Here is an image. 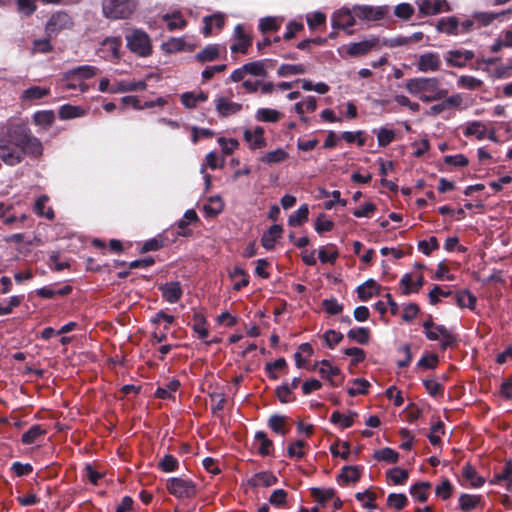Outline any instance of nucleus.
I'll list each match as a JSON object with an SVG mask.
<instances>
[{"mask_svg": "<svg viewBox=\"0 0 512 512\" xmlns=\"http://www.w3.org/2000/svg\"><path fill=\"white\" fill-rule=\"evenodd\" d=\"M430 488L429 482H419L411 486L410 493L414 499L424 503L428 499L427 489Z\"/></svg>", "mask_w": 512, "mask_h": 512, "instance_id": "obj_49", "label": "nucleus"}, {"mask_svg": "<svg viewBox=\"0 0 512 512\" xmlns=\"http://www.w3.org/2000/svg\"><path fill=\"white\" fill-rule=\"evenodd\" d=\"M378 43L379 39L373 36L359 42H351L345 45L343 48L349 56L358 57L367 54L369 51L375 48Z\"/></svg>", "mask_w": 512, "mask_h": 512, "instance_id": "obj_12", "label": "nucleus"}, {"mask_svg": "<svg viewBox=\"0 0 512 512\" xmlns=\"http://www.w3.org/2000/svg\"><path fill=\"white\" fill-rule=\"evenodd\" d=\"M50 94V89L41 86H31L21 94L22 101H35Z\"/></svg>", "mask_w": 512, "mask_h": 512, "instance_id": "obj_36", "label": "nucleus"}, {"mask_svg": "<svg viewBox=\"0 0 512 512\" xmlns=\"http://www.w3.org/2000/svg\"><path fill=\"white\" fill-rule=\"evenodd\" d=\"M322 307L329 315H337L343 310V305L334 297L324 299L322 301Z\"/></svg>", "mask_w": 512, "mask_h": 512, "instance_id": "obj_64", "label": "nucleus"}, {"mask_svg": "<svg viewBox=\"0 0 512 512\" xmlns=\"http://www.w3.org/2000/svg\"><path fill=\"white\" fill-rule=\"evenodd\" d=\"M512 13L511 9L503 10L501 12H474L473 18L476 22L477 28L489 26L500 16Z\"/></svg>", "mask_w": 512, "mask_h": 512, "instance_id": "obj_24", "label": "nucleus"}, {"mask_svg": "<svg viewBox=\"0 0 512 512\" xmlns=\"http://www.w3.org/2000/svg\"><path fill=\"white\" fill-rule=\"evenodd\" d=\"M45 430L41 428L40 425H33L27 430L25 433H23L21 437V441L23 444L31 445L36 442V440L44 435Z\"/></svg>", "mask_w": 512, "mask_h": 512, "instance_id": "obj_53", "label": "nucleus"}, {"mask_svg": "<svg viewBox=\"0 0 512 512\" xmlns=\"http://www.w3.org/2000/svg\"><path fill=\"white\" fill-rule=\"evenodd\" d=\"M408 477V471L399 467L392 468L387 472V478L395 485L404 484Z\"/></svg>", "mask_w": 512, "mask_h": 512, "instance_id": "obj_55", "label": "nucleus"}, {"mask_svg": "<svg viewBox=\"0 0 512 512\" xmlns=\"http://www.w3.org/2000/svg\"><path fill=\"white\" fill-rule=\"evenodd\" d=\"M159 290L162 293L163 299L170 304L178 302L183 294L178 281L166 282L159 286Z\"/></svg>", "mask_w": 512, "mask_h": 512, "instance_id": "obj_21", "label": "nucleus"}, {"mask_svg": "<svg viewBox=\"0 0 512 512\" xmlns=\"http://www.w3.org/2000/svg\"><path fill=\"white\" fill-rule=\"evenodd\" d=\"M277 482V477L270 472H259L256 473L250 480L249 484L253 487L263 486L269 487Z\"/></svg>", "mask_w": 512, "mask_h": 512, "instance_id": "obj_35", "label": "nucleus"}, {"mask_svg": "<svg viewBox=\"0 0 512 512\" xmlns=\"http://www.w3.org/2000/svg\"><path fill=\"white\" fill-rule=\"evenodd\" d=\"M42 153L41 141L24 124L9 125L0 136V159L8 166L21 163L26 155L39 157Z\"/></svg>", "mask_w": 512, "mask_h": 512, "instance_id": "obj_1", "label": "nucleus"}, {"mask_svg": "<svg viewBox=\"0 0 512 512\" xmlns=\"http://www.w3.org/2000/svg\"><path fill=\"white\" fill-rule=\"evenodd\" d=\"M456 303L460 308L474 309L476 304V297L468 290H463L457 293Z\"/></svg>", "mask_w": 512, "mask_h": 512, "instance_id": "obj_50", "label": "nucleus"}, {"mask_svg": "<svg viewBox=\"0 0 512 512\" xmlns=\"http://www.w3.org/2000/svg\"><path fill=\"white\" fill-rule=\"evenodd\" d=\"M357 414L355 412L349 411L348 414H342L339 411H335L332 413L330 417V421L333 424L339 425L341 428H349L354 423V418Z\"/></svg>", "mask_w": 512, "mask_h": 512, "instance_id": "obj_40", "label": "nucleus"}, {"mask_svg": "<svg viewBox=\"0 0 512 512\" xmlns=\"http://www.w3.org/2000/svg\"><path fill=\"white\" fill-rule=\"evenodd\" d=\"M408 502V499L403 493H390L387 497V504L397 510L403 509Z\"/></svg>", "mask_w": 512, "mask_h": 512, "instance_id": "obj_62", "label": "nucleus"}, {"mask_svg": "<svg viewBox=\"0 0 512 512\" xmlns=\"http://www.w3.org/2000/svg\"><path fill=\"white\" fill-rule=\"evenodd\" d=\"M418 13L422 17L434 16L443 12H450L451 7L447 0H416Z\"/></svg>", "mask_w": 512, "mask_h": 512, "instance_id": "obj_9", "label": "nucleus"}, {"mask_svg": "<svg viewBox=\"0 0 512 512\" xmlns=\"http://www.w3.org/2000/svg\"><path fill=\"white\" fill-rule=\"evenodd\" d=\"M307 72V68L303 64H281L277 69L279 77H289L294 75H302Z\"/></svg>", "mask_w": 512, "mask_h": 512, "instance_id": "obj_37", "label": "nucleus"}, {"mask_svg": "<svg viewBox=\"0 0 512 512\" xmlns=\"http://www.w3.org/2000/svg\"><path fill=\"white\" fill-rule=\"evenodd\" d=\"M73 26V20L71 16L63 11H58L49 18L46 29L50 33H56L62 29L71 28Z\"/></svg>", "mask_w": 512, "mask_h": 512, "instance_id": "obj_17", "label": "nucleus"}, {"mask_svg": "<svg viewBox=\"0 0 512 512\" xmlns=\"http://www.w3.org/2000/svg\"><path fill=\"white\" fill-rule=\"evenodd\" d=\"M483 84V81L469 75H462L457 80V85L461 88H465L468 90H476L480 88Z\"/></svg>", "mask_w": 512, "mask_h": 512, "instance_id": "obj_59", "label": "nucleus"}, {"mask_svg": "<svg viewBox=\"0 0 512 512\" xmlns=\"http://www.w3.org/2000/svg\"><path fill=\"white\" fill-rule=\"evenodd\" d=\"M353 12L362 20L377 21L383 19L389 12V6L354 5Z\"/></svg>", "mask_w": 512, "mask_h": 512, "instance_id": "obj_11", "label": "nucleus"}, {"mask_svg": "<svg viewBox=\"0 0 512 512\" xmlns=\"http://www.w3.org/2000/svg\"><path fill=\"white\" fill-rule=\"evenodd\" d=\"M441 58L436 52L423 53L418 57L416 67L419 72H436L440 69Z\"/></svg>", "mask_w": 512, "mask_h": 512, "instance_id": "obj_15", "label": "nucleus"}, {"mask_svg": "<svg viewBox=\"0 0 512 512\" xmlns=\"http://www.w3.org/2000/svg\"><path fill=\"white\" fill-rule=\"evenodd\" d=\"M437 30L447 35H459V21L454 16L441 18L437 23Z\"/></svg>", "mask_w": 512, "mask_h": 512, "instance_id": "obj_30", "label": "nucleus"}, {"mask_svg": "<svg viewBox=\"0 0 512 512\" xmlns=\"http://www.w3.org/2000/svg\"><path fill=\"white\" fill-rule=\"evenodd\" d=\"M214 103L217 113L223 117L237 114L242 109L241 104L233 102L223 96L216 97Z\"/></svg>", "mask_w": 512, "mask_h": 512, "instance_id": "obj_22", "label": "nucleus"}, {"mask_svg": "<svg viewBox=\"0 0 512 512\" xmlns=\"http://www.w3.org/2000/svg\"><path fill=\"white\" fill-rule=\"evenodd\" d=\"M462 475L474 488H479L485 483V479L480 476L476 469L470 464H466L463 467Z\"/></svg>", "mask_w": 512, "mask_h": 512, "instance_id": "obj_39", "label": "nucleus"}, {"mask_svg": "<svg viewBox=\"0 0 512 512\" xmlns=\"http://www.w3.org/2000/svg\"><path fill=\"white\" fill-rule=\"evenodd\" d=\"M222 52H226L225 46L220 44H208L195 54V60L200 63L212 62L217 60Z\"/></svg>", "mask_w": 512, "mask_h": 512, "instance_id": "obj_19", "label": "nucleus"}, {"mask_svg": "<svg viewBox=\"0 0 512 512\" xmlns=\"http://www.w3.org/2000/svg\"><path fill=\"white\" fill-rule=\"evenodd\" d=\"M170 494L178 499H189L196 495L197 489L194 481L182 477H170L166 483Z\"/></svg>", "mask_w": 512, "mask_h": 512, "instance_id": "obj_7", "label": "nucleus"}, {"mask_svg": "<svg viewBox=\"0 0 512 512\" xmlns=\"http://www.w3.org/2000/svg\"><path fill=\"white\" fill-rule=\"evenodd\" d=\"M209 204H205L203 206V210L205 212V215L208 217H214L217 216L219 213L222 212L224 208V203L219 196H212L209 199Z\"/></svg>", "mask_w": 512, "mask_h": 512, "instance_id": "obj_47", "label": "nucleus"}, {"mask_svg": "<svg viewBox=\"0 0 512 512\" xmlns=\"http://www.w3.org/2000/svg\"><path fill=\"white\" fill-rule=\"evenodd\" d=\"M33 121L36 125L47 130L55 121V114L52 110H43L34 113Z\"/></svg>", "mask_w": 512, "mask_h": 512, "instance_id": "obj_38", "label": "nucleus"}, {"mask_svg": "<svg viewBox=\"0 0 512 512\" xmlns=\"http://www.w3.org/2000/svg\"><path fill=\"white\" fill-rule=\"evenodd\" d=\"M463 134L466 137H475L477 140H483L487 134V128L481 121L467 122L463 127Z\"/></svg>", "mask_w": 512, "mask_h": 512, "instance_id": "obj_27", "label": "nucleus"}, {"mask_svg": "<svg viewBox=\"0 0 512 512\" xmlns=\"http://www.w3.org/2000/svg\"><path fill=\"white\" fill-rule=\"evenodd\" d=\"M126 48L139 58H148L153 54L150 35L142 28L127 27L124 34Z\"/></svg>", "mask_w": 512, "mask_h": 512, "instance_id": "obj_3", "label": "nucleus"}, {"mask_svg": "<svg viewBox=\"0 0 512 512\" xmlns=\"http://www.w3.org/2000/svg\"><path fill=\"white\" fill-rule=\"evenodd\" d=\"M377 288V284L373 279H368L357 287L358 297L361 301H367L370 299Z\"/></svg>", "mask_w": 512, "mask_h": 512, "instance_id": "obj_48", "label": "nucleus"}, {"mask_svg": "<svg viewBox=\"0 0 512 512\" xmlns=\"http://www.w3.org/2000/svg\"><path fill=\"white\" fill-rule=\"evenodd\" d=\"M193 331L197 334V337L205 341V339L208 337L209 331L206 327V320L201 315H195L194 316V324H193Z\"/></svg>", "mask_w": 512, "mask_h": 512, "instance_id": "obj_60", "label": "nucleus"}, {"mask_svg": "<svg viewBox=\"0 0 512 512\" xmlns=\"http://www.w3.org/2000/svg\"><path fill=\"white\" fill-rule=\"evenodd\" d=\"M243 136L250 149L255 150L266 145L264 129L261 126H256L253 130L246 129Z\"/></svg>", "mask_w": 512, "mask_h": 512, "instance_id": "obj_23", "label": "nucleus"}, {"mask_svg": "<svg viewBox=\"0 0 512 512\" xmlns=\"http://www.w3.org/2000/svg\"><path fill=\"white\" fill-rule=\"evenodd\" d=\"M233 37L235 39V42L230 46L231 52L246 54L248 48L251 46L252 38L251 36L245 33L242 24H237L235 26L233 31Z\"/></svg>", "mask_w": 512, "mask_h": 512, "instance_id": "obj_13", "label": "nucleus"}, {"mask_svg": "<svg viewBox=\"0 0 512 512\" xmlns=\"http://www.w3.org/2000/svg\"><path fill=\"white\" fill-rule=\"evenodd\" d=\"M355 17L353 7L351 9L342 7L332 14V27L334 29H342L347 34H352L353 31L351 30V27L355 24Z\"/></svg>", "mask_w": 512, "mask_h": 512, "instance_id": "obj_10", "label": "nucleus"}, {"mask_svg": "<svg viewBox=\"0 0 512 512\" xmlns=\"http://www.w3.org/2000/svg\"><path fill=\"white\" fill-rule=\"evenodd\" d=\"M444 58L449 66L461 68L474 58V52L471 50H450L444 55Z\"/></svg>", "mask_w": 512, "mask_h": 512, "instance_id": "obj_18", "label": "nucleus"}, {"mask_svg": "<svg viewBox=\"0 0 512 512\" xmlns=\"http://www.w3.org/2000/svg\"><path fill=\"white\" fill-rule=\"evenodd\" d=\"M271 62L269 59L257 60L253 62H248L244 64V69L247 74L256 77H266L268 75V71L266 65Z\"/></svg>", "mask_w": 512, "mask_h": 512, "instance_id": "obj_31", "label": "nucleus"}, {"mask_svg": "<svg viewBox=\"0 0 512 512\" xmlns=\"http://www.w3.org/2000/svg\"><path fill=\"white\" fill-rule=\"evenodd\" d=\"M284 21L283 16H266L259 19L258 29L262 34L279 30L282 22Z\"/></svg>", "mask_w": 512, "mask_h": 512, "instance_id": "obj_28", "label": "nucleus"}, {"mask_svg": "<svg viewBox=\"0 0 512 512\" xmlns=\"http://www.w3.org/2000/svg\"><path fill=\"white\" fill-rule=\"evenodd\" d=\"M207 99L208 95L204 92H185L181 95V102L187 108H194L197 103L205 102Z\"/></svg>", "mask_w": 512, "mask_h": 512, "instance_id": "obj_43", "label": "nucleus"}, {"mask_svg": "<svg viewBox=\"0 0 512 512\" xmlns=\"http://www.w3.org/2000/svg\"><path fill=\"white\" fill-rule=\"evenodd\" d=\"M405 88L411 95L419 97L424 103L446 98L448 91L441 88L440 80L436 77H415L406 80Z\"/></svg>", "mask_w": 512, "mask_h": 512, "instance_id": "obj_2", "label": "nucleus"}, {"mask_svg": "<svg viewBox=\"0 0 512 512\" xmlns=\"http://www.w3.org/2000/svg\"><path fill=\"white\" fill-rule=\"evenodd\" d=\"M347 336L359 344H367L370 336L369 329L366 327L353 328L348 331Z\"/></svg>", "mask_w": 512, "mask_h": 512, "instance_id": "obj_56", "label": "nucleus"}, {"mask_svg": "<svg viewBox=\"0 0 512 512\" xmlns=\"http://www.w3.org/2000/svg\"><path fill=\"white\" fill-rule=\"evenodd\" d=\"M72 291V287L70 285H66L62 288L55 289L52 286H44L37 289L36 294L44 299H52L55 296H66L70 294Z\"/></svg>", "mask_w": 512, "mask_h": 512, "instance_id": "obj_32", "label": "nucleus"}, {"mask_svg": "<svg viewBox=\"0 0 512 512\" xmlns=\"http://www.w3.org/2000/svg\"><path fill=\"white\" fill-rule=\"evenodd\" d=\"M226 15L222 12H215L211 15L203 17V29L202 33L205 37L212 35V29L215 27L217 30H222L225 25Z\"/></svg>", "mask_w": 512, "mask_h": 512, "instance_id": "obj_20", "label": "nucleus"}, {"mask_svg": "<svg viewBox=\"0 0 512 512\" xmlns=\"http://www.w3.org/2000/svg\"><path fill=\"white\" fill-rule=\"evenodd\" d=\"M373 456L377 461H383L387 463H396L399 458V454L389 447L375 451Z\"/></svg>", "mask_w": 512, "mask_h": 512, "instance_id": "obj_54", "label": "nucleus"}, {"mask_svg": "<svg viewBox=\"0 0 512 512\" xmlns=\"http://www.w3.org/2000/svg\"><path fill=\"white\" fill-rule=\"evenodd\" d=\"M85 111L80 106L70 104L62 105L59 108L58 115L62 120L73 119L83 116Z\"/></svg>", "mask_w": 512, "mask_h": 512, "instance_id": "obj_45", "label": "nucleus"}, {"mask_svg": "<svg viewBox=\"0 0 512 512\" xmlns=\"http://www.w3.org/2000/svg\"><path fill=\"white\" fill-rule=\"evenodd\" d=\"M122 41L119 36H109L102 40L101 57L108 62L117 63L121 59Z\"/></svg>", "mask_w": 512, "mask_h": 512, "instance_id": "obj_8", "label": "nucleus"}, {"mask_svg": "<svg viewBox=\"0 0 512 512\" xmlns=\"http://www.w3.org/2000/svg\"><path fill=\"white\" fill-rule=\"evenodd\" d=\"M178 467V459L171 454H165L158 462V468L165 473L174 472Z\"/></svg>", "mask_w": 512, "mask_h": 512, "instance_id": "obj_51", "label": "nucleus"}, {"mask_svg": "<svg viewBox=\"0 0 512 512\" xmlns=\"http://www.w3.org/2000/svg\"><path fill=\"white\" fill-rule=\"evenodd\" d=\"M395 139V133L392 129L381 127L377 133V141L380 147L388 146Z\"/></svg>", "mask_w": 512, "mask_h": 512, "instance_id": "obj_63", "label": "nucleus"}, {"mask_svg": "<svg viewBox=\"0 0 512 512\" xmlns=\"http://www.w3.org/2000/svg\"><path fill=\"white\" fill-rule=\"evenodd\" d=\"M479 501V496L462 494L459 497V506L463 512H470L478 505Z\"/></svg>", "mask_w": 512, "mask_h": 512, "instance_id": "obj_58", "label": "nucleus"}, {"mask_svg": "<svg viewBox=\"0 0 512 512\" xmlns=\"http://www.w3.org/2000/svg\"><path fill=\"white\" fill-rule=\"evenodd\" d=\"M415 12L414 6L410 3L403 2L395 6L394 15L401 20H409Z\"/></svg>", "mask_w": 512, "mask_h": 512, "instance_id": "obj_57", "label": "nucleus"}, {"mask_svg": "<svg viewBox=\"0 0 512 512\" xmlns=\"http://www.w3.org/2000/svg\"><path fill=\"white\" fill-rule=\"evenodd\" d=\"M424 334L430 341L440 340V348L446 350L457 342V336L444 325L435 324L431 319L424 321Z\"/></svg>", "mask_w": 512, "mask_h": 512, "instance_id": "obj_6", "label": "nucleus"}, {"mask_svg": "<svg viewBox=\"0 0 512 512\" xmlns=\"http://www.w3.org/2000/svg\"><path fill=\"white\" fill-rule=\"evenodd\" d=\"M317 109V102L314 96H307L303 101L294 105L295 112L300 115L302 122H307L308 118L304 116L306 112H314Z\"/></svg>", "mask_w": 512, "mask_h": 512, "instance_id": "obj_29", "label": "nucleus"}, {"mask_svg": "<svg viewBox=\"0 0 512 512\" xmlns=\"http://www.w3.org/2000/svg\"><path fill=\"white\" fill-rule=\"evenodd\" d=\"M48 196L42 195L40 196L34 204V212L41 217H46L49 220L54 218V211L51 207L46 208V203L48 202Z\"/></svg>", "mask_w": 512, "mask_h": 512, "instance_id": "obj_44", "label": "nucleus"}, {"mask_svg": "<svg viewBox=\"0 0 512 512\" xmlns=\"http://www.w3.org/2000/svg\"><path fill=\"white\" fill-rule=\"evenodd\" d=\"M281 113L272 108H260L256 111L255 118L266 123H275L280 119Z\"/></svg>", "mask_w": 512, "mask_h": 512, "instance_id": "obj_46", "label": "nucleus"}, {"mask_svg": "<svg viewBox=\"0 0 512 512\" xmlns=\"http://www.w3.org/2000/svg\"><path fill=\"white\" fill-rule=\"evenodd\" d=\"M283 232L282 226L274 224L265 231L261 237V244L266 250H272L275 247L277 239Z\"/></svg>", "mask_w": 512, "mask_h": 512, "instance_id": "obj_26", "label": "nucleus"}, {"mask_svg": "<svg viewBox=\"0 0 512 512\" xmlns=\"http://www.w3.org/2000/svg\"><path fill=\"white\" fill-rule=\"evenodd\" d=\"M118 90L121 92H127V91H142L145 90L147 87V84L144 80H138V81H120L119 82Z\"/></svg>", "mask_w": 512, "mask_h": 512, "instance_id": "obj_61", "label": "nucleus"}, {"mask_svg": "<svg viewBox=\"0 0 512 512\" xmlns=\"http://www.w3.org/2000/svg\"><path fill=\"white\" fill-rule=\"evenodd\" d=\"M98 72L99 69L96 66L81 65L66 71L63 74L62 80L67 89H79L81 92H86L89 86L85 81L93 78Z\"/></svg>", "mask_w": 512, "mask_h": 512, "instance_id": "obj_5", "label": "nucleus"}, {"mask_svg": "<svg viewBox=\"0 0 512 512\" xmlns=\"http://www.w3.org/2000/svg\"><path fill=\"white\" fill-rule=\"evenodd\" d=\"M308 216L309 207L307 204H303L289 216L288 225L292 227L300 226L308 220Z\"/></svg>", "mask_w": 512, "mask_h": 512, "instance_id": "obj_41", "label": "nucleus"}, {"mask_svg": "<svg viewBox=\"0 0 512 512\" xmlns=\"http://www.w3.org/2000/svg\"><path fill=\"white\" fill-rule=\"evenodd\" d=\"M288 158V153L282 149L277 148L273 151L267 152L265 155L262 156L261 161L266 164H275L283 162Z\"/></svg>", "mask_w": 512, "mask_h": 512, "instance_id": "obj_52", "label": "nucleus"}, {"mask_svg": "<svg viewBox=\"0 0 512 512\" xmlns=\"http://www.w3.org/2000/svg\"><path fill=\"white\" fill-rule=\"evenodd\" d=\"M319 366L320 376L329 381L332 386H339L342 383L344 376L337 366L332 365L330 361L325 359L319 362Z\"/></svg>", "mask_w": 512, "mask_h": 512, "instance_id": "obj_14", "label": "nucleus"}, {"mask_svg": "<svg viewBox=\"0 0 512 512\" xmlns=\"http://www.w3.org/2000/svg\"><path fill=\"white\" fill-rule=\"evenodd\" d=\"M161 48L167 54H175L183 51L192 52L196 45L187 42L185 37H171L162 43Z\"/></svg>", "mask_w": 512, "mask_h": 512, "instance_id": "obj_16", "label": "nucleus"}, {"mask_svg": "<svg viewBox=\"0 0 512 512\" xmlns=\"http://www.w3.org/2000/svg\"><path fill=\"white\" fill-rule=\"evenodd\" d=\"M198 221V215L194 209H188L184 212L183 217L177 222V228L179 229L178 235L188 236L190 230L187 229L188 225L192 222Z\"/></svg>", "mask_w": 512, "mask_h": 512, "instance_id": "obj_34", "label": "nucleus"}, {"mask_svg": "<svg viewBox=\"0 0 512 512\" xmlns=\"http://www.w3.org/2000/svg\"><path fill=\"white\" fill-rule=\"evenodd\" d=\"M138 0H102L101 11L110 21L127 20L136 12Z\"/></svg>", "mask_w": 512, "mask_h": 512, "instance_id": "obj_4", "label": "nucleus"}, {"mask_svg": "<svg viewBox=\"0 0 512 512\" xmlns=\"http://www.w3.org/2000/svg\"><path fill=\"white\" fill-rule=\"evenodd\" d=\"M256 444H258V452L262 456H268L271 453L273 442L267 438L265 432L257 431L254 436Z\"/></svg>", "mask_w": 512, "mask_h": 512, "instance_id": "obj_42", "label": "nucleus"}, {"mask_svg": "<svg viewBox=\"0 0 512 512\" xmlns=\"http://www.w3.org/2000/svg\"><path fill=\"white\" fill-rule=\"evenodd\" d=\"M162 20L166 23L169 31L182 30L187 26V20L180 11L165 13L162 15Z\"/></svg>", "mask_w": 512, "mask_h": 512, "instance_id": "obj_25", "label": "nucleus"}, {"mask_svg": "<svg viewBox=\"0 0 512 512\" xmlns=\"http://www.w3.org/2000/svg\"><path fill=\"white\" fill-rule=\"evenodd\" d=\"M180 381L177 379H172L164 386H159L154 395L158 399L166 400L173 398L174 393L179 389Z\"/></svg>", "mask_w": 512, "mask_h": 512, "instance_id": "obj_33", "label": "nucleus"}]
</instances>
